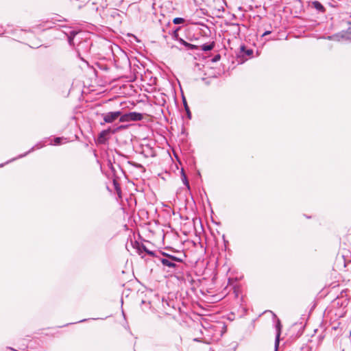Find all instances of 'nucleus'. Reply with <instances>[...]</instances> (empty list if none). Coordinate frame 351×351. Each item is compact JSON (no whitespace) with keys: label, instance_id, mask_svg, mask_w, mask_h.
<instances>
[{"label":"nucleus","instance_id":"obj_28","mask_svg":"<svg viewBox=\"0 0 351 351\" xmlns=\"http://www.w3.org/2000/svg\"><path fill=\"white\" fill-rule=\"evenodd\" d=\"M87 320H88L87 319H83L80 320V321H78V322H74L73 324L85 322H86ZM73 324V323H70V324ZM68 325H69V324H65V325H64V326H68Z\"/></svg>","mask_w":351,"mask_h":351},{"label":"nucleus","instance_id":"obj_24","mask_svg":"<svg viewBox=\"0 0 351 351\" xmlns=\"http://www.w3.org/2000/svg\"><path fill=\"white\" fill-rule=\"evenodd\" d=\"M349 32H341V37L342 38H346L351 40V27H349Z\"/></svg>","mask_w":351,"mask_h":351},{"label":"nucleus","instance_id":"obj_36","mask_svg":"<svg viewBox=\"0 0 351 351\" xmlns=\"http://www.w3.org/2000/svg\"><path fill=\"white\" fill-rule=\"evenodd\" d=\"M116 152H117V154H119V155H120V156H123V155L122 154H121V152H119V151H116Z\"/></svg>","mask_w":351,"mask_h":351},{"label":"nucleus","instance_id":"obj_23","mask_svg":"<svg viewBox=\"0 0 351 351\" xmlns=\"http://www.w3.org/2000/svg\"><path fill=\"white\" fill-rule=\"evenodd\" d=\"M128 164H130V165L138 169H142V170H145V167H143V165L140 164V163H137V162H133V161H128Z\"/></svg>","mask_w":351,"mask_h":351},{"label":"nucleus","instance_id":"obj_11","mask_svg":"<svg viewBox=\"0 0 351 351\" xmlns=\"http://www.w3.org/2000/svg\"><path fill=\"white\" fill-rule=\"evenodd\" d=\"M310 6L315 9L318 13L324 14L326 11L324 5L319 1H311Z\"/></svg>","mask_w":351,"mask_h":351},{"label":"nucleus","instance_id":"obj_2","mask_svg":"<svg viewBox=\"0 0 351 351\" xmlns=\"http://www.w3.org/2000/svg\"><path fill=\"white\" fill-rule=\"evenodd\" d=\"M78 41L75 48L77 56L85 62H88L86 58L88 55L91 47L93 45V40L90 38H83L78 36Z\"/></svg>","mask_w":351,"mask_h":351},{"label":"nucleus","instance_id":"obj_26","mask_svg":"<svg viewBox=\"0 0 351 351\" xmlns=\"http://www.w3.org/2000/svg\"><path fill=\"white\" fill-rule=\"evenodd\" d=\"M221 59V55L219 53H217L216 55H215L212 59H211V62H217L218 61H219Z\"/></svg>","mask_w":351,"mask_h":351},{"label":"nucleus","instance_id":"obj_9","mask_svg":"<svg viewBox=\"0 0 351 351\" xmlns=\"http://www.w3.org/2000/svg\"><path fill=\"white\" fill-rule=\"evenodd\" d=\"M63 32L67 36V40L68 43L70 46H74L75 44V40L78 41V36H80L82 34H83L82 32H78L75 30H71L69 33H67L65 31H63Z\"/></svg>","mask_w":351,"mask_h":351},{"label":"nucleus","instance_id":"obj_37","mask_svg":"<svg viewBox=\"0 0 351 351\" xmlns=\"http://www.w3.org/2000/svg\"><path fill=\"white\" fill-rule=\"evenodd\" d=\"M328 4H329V5H330V6H332V7H333V6H334L333 5H332V4H331V3H329Z\"/></svg>","mask_w":351,"mask_h":351},{"label":"nucleus","instance_id":"obj_38","mask_svg":"<svg viewBox=\"0 0 351 351\" xmlns=\"http://www.w3.org/2000/svg\"><path fill=\"white\" fill-rule=\"evenodd\" d=\"M45 27H46V28H51V26H49H49H45Z\"/></svg>","mask_w":351,"mask_h":351},{"label":"nucleus","instance_id":"obj_10","mask_svg":"<svg viewBox=\"0 0 351 351\" xmlns=\"http://www.w3.org/2000/svg\"><path fill=\"white\" fill-rule=\"evenodd\" d=\"M141 153L145 158L156 156L155 151H154V148L149 144L143 145L141 146Z\"/></svg>","mask_w":351,"mask_h":351},{"label":"nucleus","instance_id":"obj_4","mask_svg":"<svg viewBox=\"0 0 351 351\" xmlns=\"http://www.w3.org/2000/svg\"><path fill=\"white\" fill-rule=\"evenodd\" d=\"M122 115L123 113L120 110L103 113L101 114V117H103L104 121L101 122L100 124L103 125L106 123H112L118 119L120 121V118Z\"/></svg>","mask_w":351,"mask_h":351},{"label":"nucleus","instance_id":"obj_39","mask_svg":"<svg viewBox=\"0 0 351 351\" xmlns=\"http://www.w3.org/2000/svg\"><path fill=\"white\" fill-rule=\"evenodd\" d=\"M189 40L192 41V40H193V38H190Z\"/></svg>","mask_w":351,"mask_h":351},{"label":"nucleus","instance_id":"obj_32","mask_svg":"<svg viewBox=\"0 0 351 351\" xmlns=\"http://www.w3.org/2000/svg\"><path fill=\"white\" fill-rule=\"evenodd\" d=\"M7 349L10 350H12V351H18V350H15V349H14V348H12L11 347H8Z\"/></svg>","mask_w":351,"mask_h":351},{"label":"nucleus","instance_id":"obj_21","mask_svg":"<svg viewBox=\"0 0 351 351\" xmlns=\"http://www.w3.org/2000/svg\"><path fill=\"white\" fill-rule=\"evenodd\" d=\"M64 139V137H60V136L55 137L53 138V143H50V145H60L62 143V141Z\"/></svg>","mask_w":351,"mask_h":351},{"label":"nucleus","instance_id":"obj_18","mask_svg":"<svg viewBox=\"0 0 351 351\" xmlns=\"http://www.w3.org/2000/svg\"><path fill=\"white\" fill-rule=\"evenodd\" d=\"M173 23L175 25H183L186 23V20L182 17H176L172 21Z\"/></svg>","mask_w":351,"mask_h":351},{"label":"nucleus","instance_id":"obj_31","mask_svg":"<svg viewBox=\"0 0 351 351\" xmlns=\"http://www.w3.org/2000/svg\"><path fill=\"white\" fill-rule=\"evenodd\" d=\"M4 34V31H3V27L0 25V35Z\"/></svg>","mask_w":351,"mask_h":351},{"label":"nucleus","instance_id":"obj_22","mask_svg":"<svg viewBox=\"0 0 351 351\" xmlns=\"http://www.w3.org/2000/svg\"><path fill=\"white\" fill-rule=\"evenodd\" d=\"M113 186H114V190L116 191V192L119 194L121 193V186H120V184H119V182L115 180V179H113Z\"/></svg>","mask_w":351,"mask_h":351},{"label":"nucleus","instance_id":"obj_35","mask_svg":"<svg viewBox=\"0 0 351 351\" xmlns=\"http://www.w3.org/2000/svg\"><path fill=\"white\" fill-rule=\"evenodd\" d=\"M63 28H65V29H69L70 27L67 25H64V26H62Z\"/></svg>","mask_w":351,"mask_h":351},{"label":"nucleus","instance_id":"obj_29","mask_svg":"<svg viewBox=\"0 0 351 351\" xmlns=\"http://www.w3.org/2000/svg\"><path fill=\"white\" fill-rule=\"evenodd\" d=\"M271 33V31L267 30V31H265V32L263 34L262 37H263V36H266V35L270 34Z\"/></svg>","mask_w":351,"mask_h":351},{"label":"nucleus","instance_id":"obj_15","mask_svg":"<svg viewBox=\"0 0 351 351\" xmlns=\"http://www.w3.org/2000/svg\"><path fill=\"white\" fill-rule=\"evenodd\" d=\"M182 104H183V106H184V110L186 111V116L187 117L191 119V112L190 110V108H189V106H188V104H187V101H186V99L185 98L184 96L182 95Z\"/></svg>","mask_w":351,"mask_h":351},{"label":"nucleus","instance_id":"obj_20","mask_svg":"<svg viewBox=\"0 0 351 351\" xmlns=\"http://www.w3.org/2000/svg\"><path fill=\"white\" fill-rule=\"evenodd\" d=\"M128 127H129V125H117L115 128H114L113 129L112 128V133L114 134V133H116L117 132H118L119 130H123L127 129Z\"/></svg>","mask_w":351,"mask_h":351},{"label":"nucleus","instance_id":"obj_17","mask_svg":"<svg viewBox=\"0 0 351 351\" xmlns=\"http://www.w3.org/2000/svg\"><path fill=\"white\" fill-rule=\"evenodd\" d=\"M181 178H182V182L184 184V185L188 189H190V184H189V180L187 178V176L184 172V170L183 169H181Z\"/></svg>","mask_w":351,"mask_h":351},{"label":"nucleus","instance_id":"obj_12","mask_svg":"<svg viewBox=\"0 0 351 351\" xmlns=\"http://www.w3.org/2000/svg\"><path fill=\"white\" fill-rule=\"evenodd\" d=\"M180 45L184 47L185 50L186 51H199V46L197 45H193L190 43L186 42L184 40H180Z\"/></svg>","mask_w":351,"mask_h":351},{"label":"nucleus","instance_id":"obj_3","mask_svg":"<svg viewBox=\"0 0 351 351\" xmlns=\"http://www.w3.org/2000/svg\"><path fill=\"white\" fill-rule=\"evenodd\" d=\"M254 50L247 47L244 44L241 45L239 51L237 53V60L239 64L244 63L248 58L253 57Z\"/></svg>","mask_w":351,"mask_h":351},{"label":"nucleus","instance_id":"obj_30","mask_svg":"<svg viewBox=\"0 0 351 351\" xmlns=\"http://www.w3.org/2000/svg\"><path fill=\"white\" fill-rule=\"evenodd\" d=\"M100 69L104 71H108L109 69V68L106 65L101 66Z\"/></svg>","mask_w":351,"mask_h":351},{"label":"nucleus","instance_id":"obj_33","mask_svg":"<svg viewBox=\"0 0 351 351\" xmlns=\"http://www.w3.org/2000/svg\"><path fill=\"white\" fill-rule=\"evenodd\" d=\"M55 21H66V19H55Z\"/></svg>","mask_w":351,"mask_h":351},{"label":"nucleus","instance_id":"obj_7","mask_svg":"<svg viewBox=\"0 0 351 351\" xmlns=\"http://www.w3.org/2000/svg\"><path fill=\"white\" fill-rule=\"evenodd\" d=\"M112 133V128L109 127L106 130H103L99 132V134L97 136L96 142L98 144H102L105 145L108 143V139L110 138V135Z\"/></svg>","mask_w":351,"mask_h":351},{"label":"nucleus","instance_id":"obj_14","mask_svg":"<svg viewBox=\"0 0 351 351\" xmlns=\"http://www.w3.org/2000/svg\"><path fill=\"white\" fill-rule=\"evenodd\" d=\"M199 46V51H210L213 49L215 46V42L206 43Z\"/></svg>","mask_w":351,"mask_h":351},{"label":"nucleus","instance_id":"obj_25","mask_svg":"<svg viewBox=\"0 0 351 351\" xmlns=\"http://www.w3.org/2000/svg\"><path fill=\"white\" fill-rule=\"evenodd\" d=\"M279 343H280L279 335H276L274 351H278Z\"/></svg>","mask_w":351,"mask_h":351},{"label":"nucleus","instance_id":"obj_5","mask_svg":"<svg viewBox=\"0 0 351 351\" xmlns=\"http://www.w3.org/2000/svg\"><path fill=\"white\" fill-rule=\"evenodd\" d=\"M143 114L138 112H130L125 114L120 118V122L138 121L143 119Z\"/></svg>","mask_w":351,"mask_h":351},{"label":"nucleus","instance_id":"obj_19","mask_svg":"<svg viewBox=\"0 0 351 351\" xmlns=\"http://www.w3.org/2000/svg\"><path fill=\"white\" fill-rule=\"evenodd\" d=\"M276 330V335H279V337L280 336L281 333V329H282V324L280 322V320L279 319H277L276 324H275Z\"/></svg>","mask_w":351,"mask_h":351},{"label":"nucleus","instance_id":"obj_27","mask_svg":"<svg viewBox=\"0 0 351 351\" xmlns=\"http://www.w3.org/2000/svg\"><path fill=\"white\" fill-rule=\"evenodd\" d=\"M108 167L110 169V171H112V173H113V175L115 176V173H116L115 167L113 166V165L112 164L110 160L108 161Z\"/></svg>","mask_w":351,"mask_h":351},{"label":"nucleus","instance_id":"obj_1","mask_svg":"<svg viewBox=\"0 0 351 351\" xmlns=\"http://www.w3.org/2000/svg\"><path fill=\"white\" fill-rule=\"evenodd\" d=\"M178 256L172 255L165 252H161L163 257L159 258L162 265L168 269V271H177L179 269V264L183 263L186 258L185 253L178 251Z\"/></svg>","mask_w":351,"mask_h":351},{"label":"nucleus","instance_id":"obj_34","mask_svg":"<svg viewBox=\"0 0 351 351\" xmlns=\"http://www.w3.org/2000/svg\"><path fill=\"white\" fill-rule=\"evenodd\" d=\"M193 341H197V342H200L199 338H195V339H193Z\"/></svg>","mask_w":351,"mask_h":351},{"label":"nucleus","instance_id":"obj_8","mask_svg":"<svg viewBox=\"0 0 351 351\" xmlns=\"http://www.w3.org/2000/svg\"><path fill=\"white\" fill-rule=\"evenodd\" d=\"M134 247L136 249L137 253L141 256L142 258L144 256L142 255L143 252L146 253L147 254L149 255L152 257H156V252L149 250L147 248V247L141 243H138L137 241L135 242V244L134 245Z\"/></svg>","mask_w":351,"mask_h":351},{"label":"nucleus","instance_id":"obj_16","mask_svg":"<svg viewBox=\"0 0 351 351\" xmlns=\"http://www.w3.org/2000/svg\"><path fill=\"white\" fill-rule=\"evenodd\" d=\"M230 27L232 31V34L236 38L239 36L240 34V27L239 25L237 23H232L230 25Z\"/></svg>","mask_w":351,"mask_h":351},{"label":"nucleus","instance_id":"obj_6","mask_svg":"<svg viewBox=\"0 0 351 351\" xmlns=\"http://www.w3.org/2000/svg\"><path fill=\"white\" fill-rule=\"evenodd\" d=\"M45 146V141L38 142L34 146H33L29 151L26 152L25 153L20 154L17 157L13 158L10 160H8L5 163H1L0 165V167H3L5 164H8L12 161H14L16 159L23 158V157L26 156L27 154H29V153H31L32 152H33L34 149H38Z\"/></svg>","mask_w":351,"mask_h":351},{"label":"nucleus","instance_id":"obj_13","mask_svg":"<svg viewBox=\"0 0 351 351\" xmlns=\"http://www.w3.org/2000/svg\"><path fill=\"white\" fill-rule=\"evenodd\" d=\"M181 28H182V26H178V27L173 28L171 30V32H169V34L171 36L172 38L176 41H178L180 44V40H184L183 38H182L181 37L179 36V34H178V32L181 29Z\"/></svg>","mask_w":351,"mask_h":351}]
</instances>
